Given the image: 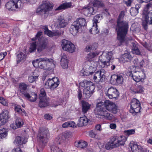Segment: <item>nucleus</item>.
Here are the masks:
<instances>
[{"label": "nucleus", "mask_w": 152, "mask_h": 152, "mask_svg": "<svg viewBox=\"0 0 152 152\" xmlns=\"http://www.w3.org/2000/svg\"><path fill=\"white\" fill-rule=\"evenodd\" d=\"M105 109L111 113L116 114L118 112V107L115 103L108 100H106L104 103L101 102L97 104L94 110L96 116L99 118H104L110 121L113 119L114 116Z\"/></svg>", "instance_id": "f257e3e1"}, {"label": "nucleus", "mask_w": 152, "mask_h": 152, "mask_svg": "<svg viewBox=\"0 0 152 152\" xmlns=\"http://www.w3.org/2000/svg\"><path fill=\"white\" fill-rule=\"evenodd\" d=\"M124 15V12H121L118 16L116 28L117 34V38L121 43L119 45L124 41L129 28L128 23L127 22L125 21H120V19L123 18Z\"/></svg>", "instance_id": "f03ea898"}, {"label": "nucleus", "mask_w": 152, "mask_h": 152, "mask_svg": "<svg viewBox=\"0 0 152 152\" xmlns=\"http://www.w3.org/2000/svg\"><path fill=\"white\" fill-rule=\"evenodd\" d=\"M127 75L132 77L133 80L137 83L143 82L146 77L144 70L141 68L135 69L129 68Z\"/></svg>", "instance_id": "7ed1b4c3"}, {"label": "nucleus", "mask_w": 152, "mask_h": 152, "mask_svg": "<svg viewBox=\"0 0 152 152\" xmlns=\"http://www.w3.org/2000/svg\"><path fill=\"white\" fill-rule=\"evenodd\" d=\"M111 52H104L99 57L98 66L102 68H107L110 64V61L113 58Z\"/></svg>", "instance_id": "20e7f679"}, {"label": "nucleus", "mask_w": 152, "mask_h": 152, "mask_svg": "<svg viewBox=\"0 0 152 152\" xmlns=\"http://www.w3.org/2000/svg\"><path fill=\"white\" fill-rule=\"evenodd\" d=\"M80 85L84 88L83 94V96L86 98H89L93 93L95 88L94 84L91 81L85 80L80 83Z\"/></svg>", "instance_id": "39448f33"}, {"label": "nucleus", "mask_w": 152, "mask_h": 152, "mask_svg": "<svg viewBox=\"0 0 152 152\" xmlns=\"http://www.w3.org/2000/svg\"><path fill=\"white\" fill-rule=\"evenodd\" d=\"M52 62L51 59H49L46 57L39 58L32 61L34 66L35 67L38 66L39 68L43 69H47L48 65Z\"/></svg>", "instance_id": "423d86ee"}, {"label": "nucleus", "mask_w": 152, "mask_h": 152, "mask_svg": "<svg viewBox=\"0 0 152 152\" xmlns=\"http://www.w3.org/2000/svg\"><path fill=\"white\" fill-rule=\"evenodd\" d=\"M85 64L83 68L85 71L83 73L84 76L92 75L96 70L98 66V63L94 61H86Z\"/></svg>", "instance_id": "0eeeda50"}, {"label": "nucleus", "mask_w": 152, "mask_h": 152, "mask_svg": "<svg viewBox=\"0 0 152 152\" xmlns=\"http://www.w3.org/2000/svg\"><path fill=\"white\" fill-rule=\"evenodd\" d=\"M54 5L48 1H44L37 9L36 12L38 15H40L42 12L45 14H48L49 12L51 11Z\"/></svg>", "instance_id": "6e6552de"}, {"label": "nucleus", "mask_w": 152, "mask_h": 152, "mask_svg": "<svg viewBox=\"0 0 152 152\" xmlns=\"http://www.w3.org/2000/svg\"><path fill=\"white\" fill-rule=\"evenodd\" d=\"M50 133L48 129L41 128L38 131L37 136L40 142L45 145L47 142Z\"/></svg>", "instance_id": "1a4fd4ad"}, {"label": "nucleus", "mask_w": 152, "mask_h": 152, "mask_svg": "<svg viewBox=\"0 0 152 152\" xmlns=\"http://www.w3.org/2000/svg\"><path fill=\"white\" fill-rule=\"evenodd\" d=\"M59 83L58 78L57 77H54L51 79H48L45 82V86L46 88L53 90L58 86Z\"/></svg>", "instance_id": "9d476101"}, {"label": "nucleus", "mask_w": 152, "mask_h": 152, "mask_svg": "<svg viewBox=\"0 0 152 152\" xmlns=\"http://www.w3.org/2000/svg\"><path fill=\"white\" fill-rule=\"evenodd\" d=\"M141 109L139 101L135 98L133 99L130 103V112L135 115L140 112Z\"/></svg>", "instance_id": "9b49d317"}, {"label": "nucleus", "mask_w": 152, "mask_h": 152, "mask_svg": "<svg viewBox=\"0 0 152 152\" xmlns=\"http://www.w3.org/2000/svg\"><path fill=\"white\" fill-rule=\"evenodd\" d=\"M23 4L20 0H13L7 2L6 7L9 10H13L15 9H20L23 6Z\"/></svg>", "instance_id": "f8f14e48"}, {"label": "nucleus", "mask_w": 152, "mask_h": 152, "mask_svg": "<svg viewBox=\"0 0 152 152\" xmlns=\"http://www.w3.org/2000/svg\"><path fill=\"white\" fill-rule=\"evenodd\" d=\"M48 45V39L43 37L38 39L37 50L38 53H40L42 51L47 48Z\"/></svg>", "instance_id": "ddd939ff"}, {"label": "nucleus", "mask_w": 152, "mask_h": 152, "mask_svg": "<svg viewBox=\"0 0 152 152\" xmlns=\"http://www.w3.org/2000/svg\"><path fill=\"white\" fill-rule=\"evenodd\" d=\"M92 3L91 1L87 7H81L79 9V11L84 15L90 16L95 13L93 7L91 6Z\"/></svg>", "instance_id": "4468645a"}, {"label": "nucleus", "mask_w": 152, "mask_h": 152, "mask_svg": "<svg viewBox=\"0 0 152 152\" xmlns=\"http://www.w3.org/2000/svg\"><path fill=\"white\" fill-rule=\"evenodd\" d=\"M61 46L64 50L70 53H73L75 51V47L74 45L71 42L66 39L62 40Z\"/></svg>", "instance_id": "2eb2a0df"}, {"label": "nucleus", "mask_w": 152, "mask_h": 152, "mask_svg": "<svg viewBox=\"0 0 152 152\" xmlns=\"http://www.w3.org/2000/svg\"><path fill=\"white\" fill-rule=\"evenodd\" d=\"M124 78L122 75L120 74L113 75L111 76L110 83L114 85H118L122 84L123 82Z\"/></svg>", "instance_id": "dca6fc26"}, {"label": "nucleus", "mask_w": 152, "mask_h": 152, "mask_svg": "<svg viewBox=\"0 0 152 152\" xmlns=\"http://www.w3.org/2000/svg\"><path fill=\"white\" fill-rule=\"evenodd\" d=\"M106 96L110 99H117L119 96V94L116 88L111 87L108 89Z\"/></svg>", "instance_id": "f3484780"}, {"label": "nucleus", "mask_w": 152, "mask_h": 152, "mask_svg": "<svg viewBox=\"0 0 152 152\" xmlns=\"http://www.w3.org/2000/svg\"><path fill=\"white\" fill-rule=\"evenodd\" d=\"M9 112L7 110H4L0 114V126L5 124L8 121Z\"/></svg>", "instance_id": "a211bd4d"}, {"label": "nucleus", "mask_w": 152, "mask_h": 152, "mask_svg": "<svg viewBox=\"0 0 152 152\" xmlns=\"http://www.w3.org/2000/svg\"><path fill=\"white\" fill-rule=\"evenodd\" d=\"M69 133L65 132L60 134L56 138V141L57 144H60L64 143L66 139L69 137Z\"/></svg>", "instance_id": "6ab92c4d"}, {"label": "nucleus", "mask_w": 152, "mask_h": 152, "mask_svg": "<svg viewBox=\"0 0 152 152\" xmlns=\"http://www.w3.org/2000/svg\"><path fill=\"white\" fill-rule=\"evenodd\" d=\"M68 24L67 22L61 16L58 17L55 23V26L58 28H64Z\"/></svg>", "instance_id": "aec40b11"}, {"label": "nucleus", "mask_w": 152, "mask_h": 152, "mask_svg": "<svg viewBox=\"0 0 152 152\" xmlns=\"http://www.w3.org/2000/svg\"><path fill=\"white\" fill-rule=\"evenodd\" d=\"M130 147L133 152H143L142 148L140 145H138L137 143L133 141L130 142L129 144Z\"/></svg>", "instance_id": "412c9836"}, {"label": "nucleus", "mask_w": 152, "mask_h": 152, "mask_svg": "<svg viewBox=\"0 0 152 152\" xmlns=\"http://www.w3.org/2000/svg\"><path fill=\"white\" fill-rule=\"evenodd\" d=\"M24 124L23 120L20 118H17L15 121V123L12 124L10 125V127L13 129L20 128Z\"/></svg>", "instance_id": "4be33fe9"}, {"label": "nucleus", "mask_w": 152, "mask_h": 152, "mask_svg": "<svg viewBox=\"0 0 152 152\" xmlns=\"http://www.w3.org/2000/svg\"><path fill=\"white\" fill-rule=\"evenodd\" d=\"M116 140V138L115 137H111L110 140L105 145V148L107 150H110L117 147L115 143Z\"/></svg>", "instance_id": "5701e85b"}, {"label": "nucleus", "mask_w": 152, "mask_h": 152, "mask_svg": "<svg viewBox=\"0 0 152 152\" xmlns=\"http://www.w3.org/2000/svg\"><path fill=\"white\" fill-rule=\"evenodd\" d=\"M80 28L76 24V22H73L70 28V32L72 34L75 36L80 30Z\"/></svg>", "instance_id": "b1692460"}, {"label": "nucleus", "mask_w": 152, "mask_h": 152, "mask_svg": "<svg viewBox=\"0 0 152 152\" xmlns=\"http://www.w3.org/2000/svg\"><path fill=\"white\" fill-rule=\"evenodd\" d=\"M88 119L85 115L80 117L79 119L77 125L79 127L86 126L88 123Z\"/></svg>", "instance_id": "393cba45"}, {"label": "nucleus", "mask_w": 152, "mask_h": 152, "mask_svg": "<svg viewBox=\"0 0 152 152\" xmlns=\"http://www.w3.org/2000/svg\"><path fill=\"white\" fill-rule=\"evenodd\" d=\"M26 98L31 102H34L37 98V95L34 93H32L31 95L28 93L24 94V96Z\"/></svg>", "instance_id": "a878e982"}, {"label": "nucleus", "mask_w": 152, "mask_h": 152, "mask_svg": "<svg viewBox=\"0 0 152 152\" xmlns=\"http://www.w3.org/2000/svg\"><path fill=\"white\" fill-rule=\"evenodd\" d=\"M127 140V138L123 136H121L118 137L117 138V140L115 141V143L117 147L124 145L125 142Z\"/></svg>", "instance_id": "bb28decb"}, {"label": "nucleus", "mask_w": 152, "mask_h": 152, "mask_svg": "<svg viewBox=\"0 0 152 152\" xmlns=\"http://www.w3.org/2000/svg\"><path fill=\"white\" fill-rule=\"evenodd\" d=\"M132 57L131 56L130 53L127 52L122 55L120 58L119 60L121 62L125 63L130 61L132 59Z\"/></svg>", "instance_id": "cd10ccee"}, {"label": "nucleus", "mask_w": 152, "mask_h": 152, "mask_svg": "<svg viewBox=\"0 0 152 152\" xmlns=\"http://www.w3.org/2000/svg\"><path fill=\"white\" fill-rule=\"evenodd\" d=\"M72 3L71 2H65L61 4L58 7L55 9L56 11L64 10L72 7Z\"/></svg>", "instance_id": "c85d7f7f"}, {"label": "nucleus", "mask_w": 152, "mask_h": 152, "mask_svg": "<svg viewBox=\"0 0 152 152\" xmlns=\"http://www.w3.org/2000/svg\"><path fill=\"white\" fill-rule=\"evenodd\" d=\"M68 61L66 55L64 54L62 55L60 64L63 68L66 69L68 67Z\"/></svg>", "instance_id": "c756f323"}, {"label": "nucleus", "mask_w": 152, "mask_h": 152, "mask_svg": "<svg viewBox=\"0 0 152 152\" xmlns=\"http://www.w3.org/2000/svg\"><path fill=\"white\" fill-rule=\"evenodd\" d=\"M82 113L84 114L86 113L90 109L91 104L85 101H82Z\"/></svg>", "instance_id": "7c9ffc66"}, {"label": "nucleus", "mask_w": 152, "mask_h": 152, "mask_svg": "<svg viewBox=\"0 0 152 152\" xmlns=\"http://www.w3.org/2000/svg\"><path fill=\"white\" fill-rule=\"evenodd\" d=\"M64 34V31L62 30H57L53 31H51V33H50L49 36L50 37H55L56 38H58L63 35Z\"/></svg>", "instance_id": "2f4dec72"}, {"label": "nucleus", "mask_w": 152, "mask_h": 152, "mask_svg": "<svg viewBox=\"0 0 152 152\" xmlns=\"http://www.w3.org/2000/svg\"><path fill=\"white\" fill-rule=\"evenodd\" d=\"M39 106L41 107H44L49 105L48 100L46 98H39Z\"/></svg>", "instance_id": "473e14b6"}, {"label": "nucleus", "mask_w": 152, "mask_h": 152, "mask_svg": "<svg viewBox=\"0 0 152 152\" xmlns=\"http://www.w3.org/2000/svg\"><path fill=\"white\" fill-rule=\"evenodd\" d=\"M27 140V138L25 137L17 136L15 138L14 142L16 144L21 145L26 143Z\"/></svg>", "instance_id": "72a5a7b5"}, {"label": "nucleus", "mask_w": 152, "mask_h": 152, "mask_svg": "<svg viewBox=\"0 0 152 152\" xmlns=\"http://www.w3.org/2000/svg\"><path fill=\"white\" fill-rule=\"evenodd\" d=\"M74 22H76V24L80 28L81 27L84 26L86 24V19L82 18H77Z\"/></svg>", "instance_id": "f704fd0d"}, {"label": "nucleus", "mask_w": 152, "mask_h": 152, "mask_svg": "<svg viewBox=\"0 0 152 152\" xmlns=\"http://www.w3.org/2000/svg\"><path fill=\"white\" fill-rule=\"evenodd\" d=\"M133 63L134 64V66L132 67L131 66L129 68H131L134 69H135L136 68L139 69L141 68V67L142 66L143 64V61H141V62H139L137 58H135L133 61Z\"/></svg>", "instance_id": "c9c22d12"}, {"label": "nucleus", "mask_w": 152, "mask_h": 152, "mask_svg": "<svg viewBox=\"0 0 152 152\" xmlns=\"http://www.w3.org/2000/svg\"><path fill=\"white\" fill-rule=\"evenodd\" d=\"M91 3L92 4L91 5L93 6L94 7L99 8L103 7L104 6L103 0H94L93 3Z\"/></svg>", "instance_id": "e433bc0d"}, {"label": "nucleus", "mask_w": 152, "mask_h": 152, "mask_svg": "<svg viewBox=\"0 0 152 152\" xmlns=\"http://www.w3.org/2000/svg\"><path fill=\"white\" fill-rule=\"evenodd\" d=\"M99 52L98 51H96L92 53H90L87 55L86 60L87 61H92L91 60L97 56L99 54Z\"/></svg>", "instance_id": "4c0bfd02"}, {"label": "nucleus", "mask_w": 152, "mask_h": 152, "mask_svg": "<svg viewBox=\"0 0 152 152\" xmlns=\"http://www.w3.org/2000/svg\"><path fill=\"white\" fill-rule=\"evenodd\" d=\"M97 74L99 75V77H100L99 79L102 80L103 82L105 80L106 76L105 74L106 71L104 69H101L100 70L96 72Z\"/></svg>", "instance_id": "58836bf2"}, {"label": "nucleus", "mask_w": 152, "mask_h": 152, "mask_svg": "<svg viewBox=\"0 0 152 152\" xmlns=\"http://www.w3.org/2000/svg\"><path fill=\"white\" fill-rule=\"evenodd\" d=\"M75 145L76 146L80 148H86L88 145L86 142L82 140H80L78 142H75Z\"/></svg>", "instance_id": "ea45409f"}, {"label": "nucleus", "mask_w": 152, "mask_h": 152, "mask_svg": "<svg viewBox=\"0 0 152 152\" xmlns=\"http://www.w3.org/2000/svg\"><path fill=\"white\" fill-rule=\"evenodd\" d=\"M133 47L132 48V51L133 54L136 55H139L140 54V52L138 49V44L136 43H132Z\"/></svg>", "instance_id": "a19ab883"}, {"label": "nucleus", "mask_w": 152, "mask_h": 152, "mask_svg": "<svg viewBox=\"0 0 152 152\" xmlns=\"http://www.w3.org/2000/svg\"><path fill=\"white\" fill-rule=\"evenodd\" d=\"M27 85L25 83H21L19 84V88L20 92L24 96V94L26 93L25 91L26 90Z\"/></svg>", "instance_id": "79ce46f5"}, {"label": "nucleus", "mask_w": 152, "mask_h": 152, "mask_svg": "<svg viewBox=\"0 0 152 152\" xmlns=\"http://www.w3.org/2000/svg\"><path fill=\"white\" fill-rule=\"evenodd\" d=\"M8 130L5 128L0 129V138L3 139L6 137L8 134Z\"/></svg>", "instance_id": "37998d69"}, {"label": "nucleus", "mask_w": 152, "mask_h": 152, "mask_svg": "<svg viewBox=\"0 0 152 152\" xmlns=\"http://www.w3.org/2000/svg\"><path fill=\"white\" fill-rule=\"evenodd\" d=\"M26 58V56L22 52H20L18 55L17 63H19L22 61H24Z\"/></svg>", "instance_id": "c03bdc74"}, {"label": "nucleus", "mask_w": 152, "mask_h": 152, "mask_svg": "<svg viewBox=\"0 0 152 152\" xmlns=\"http://www.w3.org/2000/svg\"><path fill=\"white\" fill-rule=\"evenodd\" d=\"M90 32L94 34H96L99 33V30L97 28V25L93 24L92 27L90 29Z\"/></svg>", "instance_id": "a18cd8bd"}, {"label": "nucleus", "mask_w": 152, "mask_h": 152, "mask_svg": "<svg viewBox=\"0 0 152 152\" xmlns=\"http://www.w3.org/2000/svg\"><path fill=\"white\" fill-rule=\"evenodd\" d=\"M15 111L17 113L23 115L26 113V112L24 110H22L20 106L17 105L15 106Z\"/></svg>", "instance_id": "49530a36"}, {"label": "nucleus", "mask_w": 152, "mask_h": 152, "mask_svg": "<svg viewBox=\"0 0 152 152\" xmlns=\"http://www.w3.org/2000/svg\"><path fill=\"white\" fill-rule=\"evenodd\" d=\"M37 45L36 42H33L31 43L29 48V52L32 53L36 50L37 48Z\"/></svg>", "instance_id": "de8ad7c7"}, {"label": "nucleus", "mask_w": 152, "mask_h": 152, "mask_svg": "<svg viewBox=\"0 0 152 152\" xmlns=\"http://www.w3.org/2000/svg\"><path fill=\"white\" fill-rule=\"evenodd\" d=\"M99 79H100V77H99V75L96 72L93 77L94 80L95 82L98 83L100 82L102 83L103 82L102 80H100Z\"/></svg>", "instance_id": "09e8293b"}, {"label": "nucleus", "mask_w": 152, "mask_h": 152, "mask_svg": "<svg viewBox=\"0 0 152 152\" xmlns=\"http://www.w3.org/2000/svg\"><path fill=\"white\" fill-rule=\"evenodd\" d=\"M51 152H63L61 149L55 145H53L51 147Z\"/></svg>", "instance_id": "8fccbe9b"}, {"label": "nucleus", "mask_w": 152, "mask_h": 152, "mask_svg": "<svg viewBox=\"0 0 152 152\" xmlns=\"http://www.w3.org/2000/svg\"><path fill=\"white\" fill-rule=\"evenodd\" d=\"M130 12L132 16H135L138 14V11L134 7H133L130 9Z\"/></svg>", "instance_id": "3c124183"}, {"label": "nucleus", "mask_w": 152, "mask_h": 152, "mask_svg": "<svg viewBox=\"0 0 152 152\" xmlns=\"http://www.w3.org/2000/svg\"><path fill=\"white\" fill-rule=\"evenodd\" d=\"M38 79V76H30L28 77V80L30 83L36 81Z\"/></svg>", "instance_id": "603ef678"}, {"label": "nucleus", "mask_w": 152, "mask_h": 152, "mask_svg": "<svg viewBox=\"0 0 152 152\" xmlns=\"http://www.w3.org/2000/svg\"><path fill=\"white\" fill-rule=\"evenodd\" d=\"M46 98V94L44 88H42L40 91L39 98Z\"/></svg>", "instance_id": "864d4df0"}, {"label": "nucleus", "mask_w": 152, "mask_h": 152, "mask_svg": "<svg viewBox=\"0 0 152 152\" xmlns=\"http://www.w3.org/2000/svg\"><path fill=\"white\" fill-rule=\"evenodd\" d=\"M135 93H142L144 92L143 88L141 86H138L136 90L134 91Z\"/></svg>", "instance_id": "5fc2aeb1"}, {"label": "nucleus", "mask_w": 152, "mask_h": 152, "mask_svg": "<svg viewBox=\"0 0 152 152\" xmlns=\"http://www.w3.org/2000/svg\"><path fill=\"white\" fill-rule=\"evenodd\" d=\"M100 16V15H98L94 17L93 20V23L96 25H97L98 23V20Z\"/></svg>", "instance_id": "6e6d98bb"}, {"label": "nucleus", "mask_w": 152, "mask_h": 152, "mask_svg": "<svg viewBox=\"0 0 152 152\" xmlns=\"http://www.w3.org/2000/svg\"><path fill=\"white\" fill-rule=\"evenodd\" d=\"M124 132L126 135H129L134 134L135 131L134 129H132L125 130L124 131Z\"/></svg>", "instance_id": "4d7b16f0"}, {"label": "nucleus", "mask_w": 152, "mask_h": 152, "mask_svg": "<svg viewBox=\"0 0 152 152\" xmlns=\"http://www.w3.org/2000/svg\"><path fill=\"white\" fill-rule=\"evenodd\" d=\"M0 103L3 105L7 106L8 103L7 100L2 97H0Z\"/></svg>", "instance_id": "13d9d810"}, {"label": "nucleus", "mask_w": 152, "mask_h": 152, "mask_svg": "<svg viewBox=\"0 0 152 152\" xmlns=\"http://www.w3.org/2000/svg\"><path fill=\"white\" fill-rule=\"evenodd\" d=\"M42 34V32L41 31H38L37 34L35 35V37H34L31 39V40L33 41H35L38 39L41 36Z\"/></svg>", "instance_id": "bf43d9fd"}, {"label": "nucleus", "mask_w": 152, "mask_h": 152, "mask_svg": "<svg viewBox=\"0 0 152 152\" xmlns=\"http://www.w3.org/2000/svg\"><path fill=\"white\" fill-rule=\"evenodd\" d=\"M44 27L45 34L49 36L50 34L51 33V31L48 30L47 26H45Z\"/></svg>", "instance_id": "052dcab7"}, {"label": "nucleus", "mask_w": 152, "mask_h": 152, "mask_svg": "<svg viewBox=\"0 0 152 152\" xmlns=\"http://www.w3.org/2000/svg\"><path fill=\"white\" fill-rule=\"evenodd\" d=\"M7 54V53L6 52L1 53H0V61L3 59Z\"/></svg>", "instance_id": "680f3d73"}, {"label": "nucleus", "mask_w": 152, "mask_h": 152, "mask_svg": "<svg viewBox=\"0 0 152 152\" xmlns=\"http://www.w3.org/2000/svg\"><path fill=\"white\" fill-rule=\"evenodd\" d=\"M0 24L1 26L5 28L7 26V23L3 20H0Z\"/></svg>", "instance_id": "e2e57ef3"}, {"label": "nucleus", "mask_w": 152, "mask_h": 152, "mask_svg": "<svg viewBox=\"0 0 152 152\" xmlns=\"http://www.w3.org/2000/svg\"><path fill=\"white\" fill-rule=\"evenodd\" d=\"M44 118L45 119L48 120H50L52 118V117L48 114H46L44 115Z\"/></svg>", "instance_id": "0e129e2a"}, {"label": "nucleus", "mask_w": 152, "mask_h": 152, "mask_svg": "<svg viewBox=\"0 0 152 152\" xmlns=\"http://www.w3.org/2000/svg\"><path fill=\"white\" fill-rule=\"evenodd\" d=\"M69 127H74L75 126V124L73 121H69Z\"/></svg>", "instance_id": "69168bd1"}, {"label": "nucleus", "mask_w": 152, "mask_h": 152, "mask_svg": "<svg viewBox=\"0 0 152 152\" xmlns=\"http://www.w3.org/2000/svg\"><path fill=\"white\" fill-rule=\"evenodd\" d=\"M96 133L94 132L93 131H90L89 133V136L93 138L94 137L96 136Z\"/></svg>", "instance_id": "338daca9"}, {"label": "nucleus", "mask_w": 152, "mask_h": 152, "mask_svg": "<svg viewBox=\"0 0 152 152\" xmlns=\"http://www.w3.org/2000/svg\"><path fill=\"white\" fill-rule=\"evenodd\" d=\"M11 152H23L21 149L19 148H18L13 149Z\"/></svg>", "instance_id": "774afa93"}]
</instances>
